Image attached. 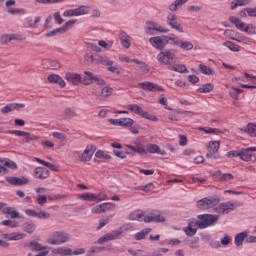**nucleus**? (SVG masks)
Returning <instances> with one entry per match:
<instances>
[{"label": "nucleus", "mask_w": 256, "mask_h": 256, "mask_svg": "<svg viewBox=\"0 0 256 256\" xmlns=\"http://www.w3.org/2000/svg\"><path fill=\"white\" fill-rule=\"evenodd\" d=\"M218 221H219V215L200 214L198 215V221H196V225L198 229H207V227L217 225Z\"/></svg>", "instance_id": "obj_1"}, {"label": "nucleus", "mask_w": 256, "mask_h": 256, "mask_svg": "<svg viewBox=\"0 0 256 256\" xmlns=\"http://www.w3.org/2000/svg\"><path fill=\"white\" fill-rule=\"evenodd\" d=\"M221 203V199L217 196H208L206 198H202L197 202L198 209L205 211V209H213L216 205Z\"/></svg>", "instance_id": "obj_2"}, {"label": "nucleus", "mask_w": 256, "mask_h": 256, "mask_svg": "<svg viewBox=\"0 0 256 256\" xmlns=\"http://www.w3.org/2000/svg\"><path fill=\"white\" fill-rule=\"evenodd\" d=\"M128 111H132L136 115H140L144 119H148V121H158L156 116H153L143 110V108L137 104H130L127 106Z\"/></svg>", "instance_id": "obj_3"}, {"label": "nucleus", "mask_w": 256, "mask_h": 256, "mask_svg": "<svg viewBox=\"0 0 256 256\" xmlns=\"http://www.w3.org/2000/svg\"><path fill=\"white\" fill-rule=\"evenodd\" d=\"M157 59L161 65H171L176 61L175 53H173L171 50L161 51L157 55Z\"/></svg>", "instance_id": "obj_4"}, {"label": "nucleus", "mask_w": 256, "mask_h": 256, "mask_svg": "<svg viewBox=\"0 0 256 256\" xmlns=\"http://www.w3.org/2000/svg\"><path fill=\"white\" fill-rule=\"evenodd\" d=\"M69 239V234L65 232H54L52 237L48 239V243L49 245H62V243H67Z\"/></svg>", "instance_id": "obj_5"}, {"label": "nucleus", "mask_w": 256, "mask_h": 256, "mask_svg": "<svg viewBox=\"0 0 256 256\" xmlns=\"http://www.w3.org/2000/svg\"><path fill=\"white\" fill-rule=\"evenodd\" d=\"M239 204H235L231 201L224 202L219 204L218 206H214L215 213H218L219 215H225L229 213V211H234L236 207H239Z\"/></svg>", "instance_id": "obj_6"}, {"label": "nucleus", "mask_w": 256, "mask_h": 256, "mask_svg": "<svg viewBox=\"0 0 256 256\" xmlns=\"http://www.w3.org/2000/svg\"><path fill=\"white\" fill-rule=\"evenodd\" d=\"M167 36H154L149 39L150 45L154 47V49H157L158 51H163L165 47H167Z\"/></svg>", "instance_id": "obj_7"}, {"label": "nucleus", "mask_w": 256, "mask_h": 256, "mask_svg": "<svg viewBox=\"0 0 256 256\" xmlns=\"http://www.w3.org/2000/svg\"><path fill=\"white\" fill-rule=\"evenodd\" d=\"M138 86H140V88L143 89V91H147L148 93H155V91H165V89H163L162 86H159L158 84H155L150 81L140 82Z\"/></svg>", "instance_id": "obj_8"}, {"label": "nucleus", "mask_w": 256, "mask_h": 256, "mask_svg": "<svg viewBox=\"0 0 256 256\" xmlns=\"http://www.w3.org/2000/svg\"><path fill=\"white\" fill-rule=\"evenodd\" d=\"M108 123L116 127H133V125H135V120L131 118L109 119Z\"/></svg>", "instance_id": "obj_9"}, {"label": "nucleus", "mask_w": 256, "mask_h": 256, "mask_svg": "<svg viewBox=\"0 0 256 256\" xmlns=\"http://www.w3.org/2000/svg\"><path fill=\"white\" fill-rule=\"evenodd\" d=\"M221 146V142L219 141H210L208 143V153L206 154L207 159H217L215 153L219 151V147Z\"/></svg>", "instance_id": "obj_10"}, {"label": "nucleus", "mask_w": 256, "mask_h": 256, "mask_svg": "<svg viewBox=\"0 0 256 256\" xmlns=\"http://www.w3.org/2000/svg\"><path fill=\"white\" fill-rule=\"evenodd\" d=\"M167 25L171 29L178 31L179 33H183V27H181V24L177 21V16L175 14H169L167 16Z\"/></svg>", "instance_id": "obj_11"}, {"label": "nucleus", "mask_w": 256, "mask_h": 256, "mask_svg": "<svg viewBox=\"0 0 256 256\" xmlns=\"http://www.w3.org/2000/svg\"><path fill=\"white\" fill-rule=\"evenodd\" d=\"M147 28H146V33H148V35H153L152 31H157L158 33H168L169 30L163 28L161 25H159L156 22L153 21H149L147 22Z\"/></svg>", "instance_id": "obj_12"}, {"label": "nucleus", "mask_w": 256, "mask_h": 256, "mask_svg": "<svg viewBox=\"0 0 256 256\" xmlns=\"http://www.w3.org/2000/svg\"><path fill=\"white\" fill-rule=\"evenodd\" d=\"M111 207H115V204L111 203V202H106V203H102V204H98L96 206H94L91 209V212L99 215L101 213H106V211H109V209H111Z\"/></svg>", "instance_id": "obj_13"}, {"label": "nucleus", "mask_w": 256, "mask_h": 256, "mask_svg": "<svg viewBox=\"0 0 256 256\" xmlns=\"http://www.w3.org/2000/svg\"><path fill=\"white\" fill-rule=\"evenodd\" d=\"M256 153V147H248L240 150L241 161H251L253 159V154Z\"/></svg>", "instance_id": "obj_14"}, {"label": "nucleus", "mask_w": 256, "mask_h": 256, "mask_svg": "<svg viewBox=\"0 0 256 256\" xmlns=\"http://www.w3.org/2000/svg\"><path fill=\"white\" fill-rule=\"evenodd\" d=\"M94 153H95V146L88 145L84 150V152L79 157V159L80 161H82V163H87V161L93 158Z\"/></svg>", "instance_id": "obj_15"}, {"label": "nucleus", "mask_w": 256, "mask_h": 256, "mask_svg": "<svg viewBox=\"0 0 256 256\" xmlns=\"http://www.w3.org/2000/svg\"><path fill=\"white\" fill-rule=\"evenodd\" d=\"M25 104L23 103H11L7 104L1 109V113L3 115H7V113H11V111H19V109H24Z\"/></svg>", "instance_id": "obj_16"}, {"label": "nucleus", "mask_w": 256, "mask_h": 256, "mask_svg": "<svg viewBox=\"0 0 256 256\" xmlns=\"http://www.w3.org/2000/svg\"><path fill=\"white\" fill-rule=\"evenodd\" d=\"M166 218L161 214H153L144 217V223H165Z\"/></svg>", "instance_id": "obj_17"}, {"label": "nucleus", "mask_w": 256, "mask_h": 256, "mask_svg": "<svg viewBox=\"0 0 256 256\" xmlns=\"http://www.w3.org/2000/svg\"><path fill=\"white\" fill-rule=\"evenodd\" d=\"M7 183L10 185H27L29 183V179H27L25 176H22V178L19 177H7L6 178Z\"/></svg>", "instance_id": "obj_18"}, {"label": "nucleus", "mask_w": 256, "mask_h": 256, "mask_svg": "<svg viewBox=\"0 0 256 256\" xmlns=\"http://www.w3.org/2000/svg\"><path fill=\"white\" fill-rule=\"evenodd\" d=\"M77 109L75 107H67L64 109L62 113V117L65 121H69L70 119H74V117H77Z\"/></svg>", "instance_id": "obj_19"}, {"label": "nucleus", "mask_w": 256, "mask_h": 256, "mask_svg": "<svg viewBox=\"0 0 256 256\" xmlns=\"http://www.w3.org/2000/svg\"><path fill=\"white\" fill-rule=\"evenodd\" d=\"M126 147L133 153H138V155L145 153V146L139 141L134 142V145H126Z\"/></svg>", "instance_id": "obj_20"}, {"label": "nucleus", "mask_w": 256, "mask_h": 256, "mask_svg": "<svg viewBox=\"0 0 256 256\" xmlns=\"http://www.w3.org/2000/svg\"><path fill=\"white\" fill-rule=\"evenodd\" d=\"M34 177L36 179H47V177H49V170L43 167H36L34 170Z\"/></svg>", "instance_id": "obj_21"}, {"label": "nucleus", "mask_w": 256, "mask_h": 256, "mask_svg": "<svg viewBox=\"0 0 256 256\" xmlns=\"http://www.w3.org/2000/svg\"><path fill=\"white\" fill-rule=\"evenodd\" d=\"M65 79L72 85H79L81 83V76L79 74L68 72L65 75Z\"/></svg>", "instance_id": "obj_22"}, {"label": "nucleus", "mask_w": 256, "mask_h": 256, "mask_svg": "<svg viewBox=\"0 0 256 256\" xmlns=\"http://www.w3.org/2000/svg\"><path fill=\"white\" fill-rule=\"evenodd\" d=\"M84 75L85 76L81 78V83H83V85H93L96 75L90 71H84Z\"/></svg>", "instance_id": "obj_23"}, {"label": "nucleus", "mask_w": 256, "mask_h": 256, "mask_svg": "<svg viewBox=\"0 0 256 256\" xmlns=\"http://www.w3.org/2000/svg\"><path fill=\"white\" fill-rule=\"evenodd\" d=\"M119 37L122 47L129 49V47H131V36L127 35L125 32H120Z\"/></svg>", "instance_id": "obj_24"}, {"label": "nucleus", "mask_w": 256, "mask_h": 256, "mask_svg": "<svg viewBox=\"0 0 256 256\" xmlns=\"http://www.w3.org/2000/svg\"><path fill=\"white\" fill-rule=\"evenodd\" d=\"M48 81L50 83H55L57 85H59L60 87H65V80H63V78H61V76L57 75V74H51L48 76Z\"/></svg>", "instance_id": "obj_25"}, {"label": "nucleus", "mask_w": 256, "mask_h": 256, "mask_svg": "<svg viewBox=\"0 0 256 256\" xmlns=\"http://www.w3.org/2000/svg\"><path fill=\"white\" fill-rule=\"evenodd\" d=\"M229 21L232 23V25H235L236 29H239V31L245 30V22L241 21V19L235 16H230Z\"/></svg>", "instance_id": "obj_26"}, {"label": "nucleus", "mask_w": 256, "mask_h": 256, "mask_svg": "<svg viewBox=\"0 0 256 256\" xmlns=\"http://www.w3.org/2000/svg\"><path fill=\"white\" fill-rule=\"evenodd\" d=\"M17 40H19V36L18 35L4 34L0 38V43L2 45H7V43H11V41H17Z\"/></svg>", "instance_id": "obj_27"}, {"label": "nucleus", "mask_w": 256, "mask_h": 256, "mask_svg": "<svg viewBox=\"0 0 256 256\" xmlns=\"http://www.w3.org/2000/svg\"><path fill=\"white\" fill-rule=\"evenodd\" d=\"M253 0H234L231 2L230 9L234 11L237 7H245L246 5H251Z\"/></svg>", "instance_id": "obj_28"}, {"label": "nucleus", "mask_w": 256, "mask_h": 256, "mask_svg": "<svg viewBox=\"0 0 256 256\" xmlns=\"http://www.w3.org/2000/svg\"><path fill=\"white\" fill-rule=\"evenodd\" d=\"M240 131H242V133H247L251 137H256V124L248 123L246 128H242Z\"/></svg>", "instance_id": "obj_29"}, {"label": "nucleus", "mask_w": 256, "mask_h": 256, "mask_svg": "<svg viewBox=\"0 0 256 256\" xmlns=\"http://www.w3.org/2000/svg\"><path fill=\"white\" fill-rule=\"evenodd\" d=\"M130 221H145V214L140 210H136L129 214Z\"/></svg>", "instance_id": "obj_30"}, {"label": "nucleus", "mask_w": 256, "mask_h": 256, "mask_svg": "<svg viewBox=\"0 0 256 256\" xmlns=\"http://www.w3.org/2000/svg\"><path fill=\"white\" fill-rule=\"evenodd\" d=\"M53 253H55L56 255L71 256L73 255V250L67 247H59L54 249Z\"/></svg>", "instance_id": "obj_31"}, {"label": "nucleus", "mask_w": 256, "mask_h": 256, "mask_svg": "<svg viewBox=\"0 0 256 256\" xmlns=\"http://www.w3.org/2000/svg\"><path fill=\"white\" fill-rule=\"evenodd\" d=\"M96 65H113V61L109 60V58L105 56H101L99 54L96 55Z\"/></svg>", "instance_id": "obj_32"}, {"label": "nucleus", "mask_w": 256, "mask_h": 256, "mask_svg": "<svg viewBox=\"0 0 256 256\" xmlns=\"http://www.w3.org/2000/svg\"><path fill=\"white\" fill-rule=\"evenodd\" d=\"M184 243L190 247V249H199V237L187 238Z\"/></svg>", "instance_id": "obj_33"}, {"label": "nucleus", "mask_w": 256, "mask_h": 256, "mask_svg": "<svg viewBox=\"0 0 256 256\" xmlns=\"http://www.w3.org/2000/svg\"><path fill=\"white\" fill-rule=\"evenodd\" d=\"M245 239H247V232H241L239 234H237L235 236V245L236 247H241V245H243V241H245Z\"/></svg>", "instance_id": "obj_34"}, {"label": "nucleus", "mask_w": 256, "mask_h": 256, "mask_svg": "<svg viewBox=\"0 0 256 256\" xmlns=\"http://www.w3.org/2000/svg\"><path fill=\"white\" fill-rule=\"evenodd\" d=\"M169 69L170 71H176V73H189V69H187V66L183 64H176L169 67Z\"/></svg>", "instance_id": "obj_35"}, {"label": "nucleus", "mask_w": 256, "mask_h": 256, "mask_svg": "<svg viewBox=\"0 0 256 256\" xmlns=\"http://www.w3.org/2000/svg\"><path fill=\"white\" fill-rule=\"evenodd\" d=\"M198 131H203L207 135H219V133H223L221 130L217 128H205V127H199Z\"/></svg>", "instance_id": "obj_36"}, {"label": "nucleus", "mask_w": 256, "mask_h": 256, "mask_svg": "<svg viewBox=\"0 0 256 256\" xmlns=\"http://www.w3.org/2000/svg\"><path fill=\"white\" fill-rule=\"evenodd\" d=\"M200 73H203V75H215V70L211 67L203 64H199Z\"/></svg>", "instance_id": "obj_37"}, {"label": "nucleus", "mask_w": 256, "mask_h": 256, "mask_svg": "<svg viewBox=\"0 0 256 256\" xmlns=\"http://www.w3.org/2000/svg\"><path fill=\"white\" fill-rule=\"evenodd\" d=\"M75 17H79L81 15H87L89 13V6L82 5L78 8L74 9Z\"/></svg>", "instance_id": "obj_38"}, {"label": "nucleus", "mask_w": 256, "mask_h": 256, "mask_svg": "<svg viewBox=\"0 0 256 256\" xmlns=\"http://www.w3.org/2000/svg\"><path fill=\"white\" fill-rule=\"evenodd\" d=\"M35 161H37V163H40L41 165H44V167H48V169H51V171H59V169L57 168V166H55V164H51L49 162H46L45 160L41 159V158H34Z\"/></svg>", "instance_id": "obj_39"}, {"label": "nucleus", "mask_w": 256, "mask_h": 256, "mask_svg": "<svg viewBox=\"0 0 256 256\" xmlns=\"http://www.w3.org/2000/svg\"><path fill=\"white\" fill-rule=\"evenodd\" d=\"M215 87L211 83H207L197 88L198 93H211Z\"/></svg>", "instance_id": "obj_40"}, {"label": "nucleus", "mask_w": 256, "mask_h": 256, "mask_svg": "<svg viewBox=\"0 0 256 256\" xmlns=\"http://www.w3.org/2000/svg\"><path fill=\"white\" fill-rule=\"evenodd\" d=\"M187 1H189V0H175L174 3H172L169 6V9L171 11H177V9H180V7H183V5H185V3H187Z\"/></svg>", "instance_id": "obj_41"}, {"label": "nucleus", "mask_w": 256, "mask_h": 256, "mask_svg": "<svg viewBox=\"0 0 256 256\" xmlns=\"http://www.w3.org/2000/svg\"><path fill=\"white\" fill-rule=\"evenodd\" d=\"M113 217H114V215H110V216H107L106 218H101L99 220V225L96 228L97 231H101V229H103V227H105V225H109V222L111 221V219H113Z\"/></svg>", "instance_id": "obj_42"}, {"label": "nucleus", "mask_w": 256, "mask_h": 256, "mask_svg": "<svg viewBox=\"0 0 256 256\" xmlns=\"http://www.w3.org/2000/svg\"><path fill=\"white\" fill-rule=\"evenodd\" d=\"M176 45L179 47V43H181V40H179V37H177L175 34H170L167 36V45Z\"/></svg>", "instance_id": "obj_43"}, {"label": "nucleus", "mask_w": 256, "mask_h": 256, "mask_svg": "<svg viewBox=\"0 0 256 256\" xmlns=\"http://www.w3.org/2000/svg\"><path fill=\"white\" fill-rule=\"evenodd\" d=\"M149 233H151V228H146V229L142 230L141 232L136 233L135 234L136 241H141V240L145 239V237H147V235H149Z\"/></svg>", "instance_id": "obj_44"}, {"label": "nucleus", "mask_w": 256, "mask_h": 256, "mask_svg": "<svg viewBox=\"0 0 256 256\" xmlns=\"http://www.w3.org/2000/svg\"><path fill=\"white\" fill-rule=\"evenodd\" d=\"M133 63H136V65H139V69L141 70L142 73H149V65H147L145 62L140 61V60H132Z\"/></svg>", "instance_id": "obj_45"}, {"label": "nucleus", "mask_w": 256, "mask_h": 256, "mask_svg": "<svg viewBox=\"0 0 256 256\" xmlns=\"http://www.w3.org/2000/svg\"><path fill=\"white\" fill-rule=\"evenodd\" d=\"M224 47H228V49H230V51H234V52H239L241 51V46L231 42V41H226L223 43Z\"/></svg>", "instance_id": "obj_46"}, {"label": "nucleus", "mask_w": 256, "mask_h": 256, "mask_svg": "<svg viewBox=\"0 0 256 256\" xmlns=\"http://www.w3.org/2000/svg\"><path fill=\"white\" fill-rule=\"evenodd\" d=\"M24 139L22 140V143H29L30 141H39V137L32 135L29 132H24L23 135Z\"/></svg>", "instance_id": "obj_47"}, {"label": "nucleus", "mask_w": 256, "mask_h": 256, "mask_svg": "<svg viewBox=\"0 0 256 256\" xmlns=\"http://www.w3.org/2000/svg\"><path fill=\"white\" fill-rule=\"evenodd\" d=\"M37 229V225H35V223L33 222H27L24 224V231L26 233H35V230Z\"/></svg>", "instance_id": "obj_48"}, {"label": "nucleus", "mask_w": 256, "mask_h": 256, "mask_svg": "<svg viewBox=\"0 0 256 256\" xmlns=\"http://www.w3.org/2000/svg\"><path fill=\"white\" fill-rule=\"evenodd\" d=\"M29 247H31L32 251H43V249H47V246H42L35 240L30 242Z\"/></svg>", "instance_id": "obj_49"}, {"label": "nucleus", "mask_w": 256, "mask_h": 256, "mask_svg": "<svg viewBox=\"0 0 256 256\" xmlns=\"http://www.w3.org/2000/svg\"><path fill=\"white\" fill-rule=\"evenodd\" d=\"M178 47H180V49H184V51H191V49H193V43L180 40Z\"/></svg>", "instance_id": "obj_50"}, {"label": "nucleus", "mask_w": 256, "mask_h": 256, "mask_svg": "<svg viewBox=\"0 0 256 256\" xmlns=\"http://www.w3.org/2000/svg\"><path fill=\"white\" fill-rule=\"evenodd\" d=\"M101 251H105V247L101 246H92L88 251H87V256H92L95 253H101Z\"/></svg>", "instance_id": "obj_51"}, {"label": "nucleus", "mask_w": 256, "mask_h": 256, "mask_svg": "<svg viewBox=\"0 0 256 256\" xmlns=\"http://www.w3.org/2000/svg\"><path fill=\"white\" fill-rule=\"evenodd\" d=\"M80 199H83V201H96L97 197L94 193H84L80 196Z\"/></svg>", "instance_id": "obj_52"}, {"label": "nucleus", "mask_w": 256, "mask_h": 256, "mask_svg": "<svg viewBox=\"0 0 256 256\" xmlns=\"http://www.w3.org/2000/svg\"><path fill=\"white\" fill-rule=\"evenodd\" d=\"M85 61L90 63V65H97V55L93 54H85L84 56Z\"/></svg>", "instance_id": "obj_53"}, {"label": "nucleus", "mask_w": 256, "mask_h": 256, "mask_svg": "<svg viewBox=\"0 0 256 256\" xmlns=\"http://www.w3.org/2000/svg\"><path fill=\"white\" fill-rule=\"evenodd\" d=\"M21 239H25V234H23V233H12L8 237V241H21Z\"/></svg>", "instance_id": "obj_54"}, {"label": "nucleus", "mask_w": 256, "mask_h": 256, "mask_svg": "<svg viewBox=\"0 0 256 256\" xmlns=\"http://www.w3.org/2000/svg\"><path fill=\"white\" fill-rule=\"evenodd\" d=\"M107 241H115V240L113 239V236H112L111 232L105 234V235L102 236V237H100V238L98 239V244H99V245H102V243H107Z\"/></svg>", "instance_id": "obj_55"}, {"label": "nucleus", "mask_w": 256, "mask_h": 256, "mask_svg": "<svg viewBox=\"0 0 256 256\" xmlns=\"http://www.w3.org/2000/svg\"><path fill=\"white\" fill-rule=\"evenodd\" d=\"M137 190L144 191L145 193H149L152 189H155V185L153 183H148L146 185L138 186Z\"/></svg>", "instance_id": "obj_56"}, {"label": "nucleus", "mask_w": 256, "mask_h": 256, "mask_svg": "<svg viewBox=\"0 0 256 256\" xmlns=\"http://www.w3.org/2000/svg\"><path fill=\"white\" fill-rule=\"evenodd\" d=\"M146 151L148 153L157 154L159 152V145L157 144H147Z\"/></svg>", "instance_id": "obj_57"}, {"label": "nucleus", "mask_w": 256, "mask_h": 256, "mask_svg": "<svg viewBox=\"0 0 256 256\" xmlns=\"http://www.w3.org/2000/svg\"><path fill=\"white\" fill-rule=\"evenodd\" d=\"M95 157H97V159H106V160L111 159V155H109L107 152L102 151V150H98L95 153Z\"/></svg>", "instance_id": "obj_58"}, {"label": "nucleus", "mask_w": 256, "mask_h": 256, "mask_svg": "<svg viewBox=\"0 0 256 256\" xmlns=\"http://www.w3.org/2000/svg\"><path fill=\"white\" fill-rule=\"evenodd\" d=\"M8 13L10 15H23V13H25V9H23V8H9Z\"/></svg>", "instance_id": "obj_59"}, {"label": "nucleus", "mask_w": 256, "mask_h": 256, "mask_svg": "<svg viewBox=\"0 0 256 256\" xmlns=\"http://www.w3.org/2000/svg\"><path fill=\"white\" fill-rule=\"evenodd\" d=\"M255 25L253 24H248L247 26L244 27V33H247V35H255Z\"/></svg>", "instance_id": "obj_60"}, {"label": "nucleus", "mask_w": 256, "mask_h": 256, "mask_svg": "<svg viewBox=\"0 0 256 256\" xmlns=\"http://www.w3.org/2000/svg\"><path fill=\"white\" fill-rule=\"evenodd\" d=\"M102 97H111L113 95V88L111 87H104L101 90Z\"/></svg>", "instance_id": "obj_61"}, {"label": "nucleus", "mask_w": 256, "mask_h": 256, "mask_svg": "<svg viewBox=\"0 0 256 256\" xmlns=\"http://www.w3.org/2000/svg\"><path fill=\"white\" fill-rule=\"evenodd\" d=\"M110 234H112V239L114 241L119 239V237H121L123 235V227H120L118 230H114V231L110 232Z\"/></svg>", "instance_id": "obj_62"}, {"label": "nucleus", "mask_w": 256, "mask_h": 256, "mask_svg": "<svg viewBox=\"0 0 256 256\" xmlns=\"http://www.w3.org/2000/svg\"><path fill=\"white\" fill-rule=\"evenodd\" d=\"M184 231L188 237H193L197 234V228H192L191 225H188Z\"/></svg>", "instance_id": "obj_63"}, {"label": "nucleus", "mask_w": 256, "mask_h": 256, "mask_svg": "<svg viewBox=\"0 0 256 256\" xmlns=\"http://www.w3.org/2000/svg\"><path fill=\"white\" fill-rule=\"evenodd\" d=\"M245 11L247 12L248 17H256V7L245 8Z\"/></svg>", "instance_id": "obj_64"}]
</instances>
